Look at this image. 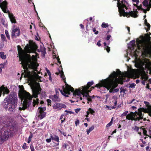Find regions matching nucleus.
Returning a JSON list of instances; mask_svg holds the SVG:
<instances>
[{
  "mask_svg": "<svg viewBox=\"0 0 151 151\" xmlns=\"http://www.w3.org/2000/svg\"><path fill=\"white\" fill-rule=\"evenodd\" d=\"M80 26H81V28H82V29H83V28H84V26L82 24H80Z\"/></svg>",
  "mask_w": 151,
  "mask_h": 151,
  "instance_id": "obj_59",
  "label": "nucleus"
},
{
  "mask_svg": "<svg viewBox=\"0 0 151 151\" xmlns=\"http://www.w3.org/2000/svg\"><path fill=\"white\" fill-rule=\"evenodd\" d=\"M112 124V122L111 121L106 126V127H108L111 126Z\"/></svg>",
  "mask_w": 151,
  "mask_h": 151,
  "instance_id": "obj_33",
  "label": "nucleus"
},
{
  "mask_svg": "<svg viewBox=\"0 0 151 151\" xmlns=\"http://www.w3.org/2000/svg\"><path fill=\"white\" fill-rule=\"evenodd\" d=\"M66 106V105L62 103L55 104L53 106V108L56 111H58L62 109L63 108H65Z\"/></svg>",
  "mask_w": 151,
  "mask_h": 151,
  "instance_id": "obj_11",
  "label": "nucleus"
},
{
  "mask_svg": "<svg viewBox=\"0 0 151 151\" xmlns=\"http://www.w3.org/2000/svg\"><path fill=\"white\" fill-rule=\"evenodd\" d=\"M26 147H27V146H26V144L25 143H24L22 146V148L25 149H26Z\"/></svg>",
  "mask_w": 151,
  "mask_h": 151,
  "instance_id": "obj_46",
  "label": "nucleus"
},
{
  "mask_svg": "<svg viewBox=\"0 0 151 151\" xmlns=\"http://www.w3.org/2000/svg\"><path fill=\"white\" fill-rule=\"evenodd\" d=\"M30 142H31V139H28V141L27 142V143H30Z\"/></svg>",
  "mask_w": 151,
  "mask_h": 151,
  "instance_id": "obj_64",
  "label": "nucleus"
},
{
  "mask_svg": "<svg viewBox=\"0 0 151 151\" xmlns=\"http://www.w3.org/2000/svg\"><path fill=\"white\" fill-rule=\"evenodd\" d=\"M131 108H132L133 109H136V107L135 106H132L131 107Z\"/></svg>",
  "mask_w": 151,
  "mask_h": 151,
  "instance_id": "obj_63",
  "label": "nucleus"
},
{
  "mask_svg": "<svg viewBox=\"0 0 151 151\" xmlns=\"http://www.w3.org/2000/svg\"><path fill=\"white\" fill-rule=\"evenodd\" d=\"M87 114L86 115V117H88V116L89 113L88 111L86 112Z\"/></svg>",
  "mask_w": 151,
  "mask_h": 151,
  "instance_id": "obj_53",
  "label": "nucleus"
},
{
  "mask_svg": "<svg viewBox=\"0 0 151 151\" xmlns=\"http://www.w3.org/2000/svg\"><path fill=\"white\" fill-rule=\"evenodd\" d=\"M57 60H58V63H60V64H61V63L60 61V59H59V58H58Z\"/></svg>",
  "mask_w": 151,
  "mask_h": 151,
  "instance_id": "obj_60",
  "label": "nucleus"
},
{
  "mask_svg": "<svg viewBox=\"0 0 151 151\" xmlns=\"http://www.w3.org/2000/svg\"><path fill=\"white\" fill-rule=\"evenodd\" d=\"M51 99H52L53 101H59V99L57 95H54L51 97Z\"/></svg>",
  "mask_w": 151,
  "mask_h": 151,
  "instance_id": "obj_18",
  "label": "nucleus"
},
{
  "mask_svg": "<svg viewBox=\"0 0 151 151\" xmlns=\"http://www.w3.org/2000/svg\"><path fill=\"white\" fill-rule=\"evenodd\" d=\"M64 116V114H63L61 115L60 117V119H63V118Z\"/></svg>",
  "mask_w": 151,
  "mask_h": 151,
  "instance_id": "obj_52",
  "label": "nucleus"
},
{
  "mask_svg": "<svg viewBox=\"0 0 151 151\" xmlns=\"http://www.w3.org/2000/svg\"><path fill=\"white\" fill-rule=\"evenodd\" d=\"M17 104V98L10 94L8 95L4 99V106L6 110L12 111Z\"/></svg>",
  "mask_w": 151,
  "mask_h": 151,
  "instance_id": "obj_7",
  "label": "nucleus"
},
{
  "mask_svg": "<svg viewBox=\"0 0 151 151\" xmlns=\"http://www.w3.org/2000/svg\"><path fill=\"white\" fill-rule=\"evenodd\" d=\"M0 57L2 59H5L6 58V55H4V52H0Z\"/></svg>",
  "mask_w": 151,
  "mask_h": 151,
  "instance_id": "obj_21",
  "label": "nucleus"
},
{
  "mask_svg": "<svg viewBox=\"0 0 151 151\" xmlns=\"http://www.w3.org/2000/svg\"><path fill=\"white\" fill-rule=\"evenodd\" d=\"M128 45L129 48L131 49L132 48H133L135 46V40H133L130 41Z\"/></svg>",
  "mask_w": 151,
  "mask_h": 151,
  "instance_id": "obj_17",
  "label": "nucleus"
},
{
  "mask_svg": "<svg viewBox=\"0 0 151 151\" xmlns=\"http://www.w3.org/2000/svg\"><path fill=\"white\" fill-rule=\"evenodd\" d=\"M104 46H105V49H106L107 51L109 52L110 51V47L108 46H106V43L105 42H104Z\"/></svg>",
  "mask_w": 151,
  "mask_h": 151,
  "instance_id": "obj_24",
  "label": "nucleus"
},
{
  "mask_svg": "<svg viewBox=\"0 0 151 151\" xmlns=\"http://www.w3.org/2000/svg\"><path fill=\"white\" fill-rule=\"evenodd\" d=\"M20 30L18 28H13L12 29L11 36L12 37H16L19 36Z\"/></svg>",
  "mask_w": 151,
  "mask_h": 151,
  "instance_id": "obj_13",
  "label": "nucleus"
},
{
  "mask_svg": "<svg viewBox=\"0 0 151 151\" xmlns=\"http://www.w3.org/2000/svg\"><path fill=\"white\" fill-rule=\"evenodd\" d=\"M41 52L42 55H43V56H45V54L46 53L45 49V48H43L42 50L41 51Z\"/></svg>",
  "mask_w": 151,
  "mask_h": 151,
  "instance_id": "obj_34",
  "label": "nucleus"
},
{
  "mask_svg": "<svg viewBox=\"0 0 151 151\" xmlns=\"http://www.w3.org/2000/svg\"><path fill=\"white\" fill-rule=\"evenodd\" d=\"M112 99H114V101H116L117 99V96H114L112 97Z\"/></svg>",
  "mask_w": 151,
  "mask_h": 151,
  "instance_id": "obj_43",
  "label": "nucleus"
},
{
  "mask_svg": "<svg viewBox=\"0 0 151 151\" xmlns=\"http://www.w3.org/2000/svg\"><path fill=\"white\" fill-rule=\"evenodd\" d=\"M111 37V36L110 35H108L106 37V40H109L110 39Z\"/></svg>",
  "mask_w": 151,
  "mask_h": 151,
  "instance_id": "obj_49",
  "label": "nucleus"
},
{
  "mask_svg": "<svg viewBox=\"0 0 151 151\" xmlns=\"http://www.w3.org/2000/svg\"><path fill=\"white\" fill-rule=\"evenodd\" d=\"M145 24L147 27L148 29L147 31H148L150 29V24L147 22L146 19H145Z\"/></svg>",
  "mask_w": 151,
  "mask_h": 151,
  "instance_id": "obj_25",
  "label": "nucleus"
},
{
  "mask_svg": "<svg viewBox=\"0 0 151 151\" xmlns=\"http://www.w3.org/2000/svg\"><path fill=\"white\" fill-rule=\"evenodd\" d=\"M134 86V83H132L130 85V87L131 88H133Z\"/></svg>",
  "mask_w": 151,
  "mask_h": 151,
  "instance_id": "obj_50",
  "label": "nucleus"
},
{
  "mask_svg": "<svg viewBox=\"0 0 151 151\" xmlns=\"http://www.w3.org/2000/svg\"><path fill=\"white\" fill-rule=\"evenodd\" d=\"M89 111L90 112V113L92 114H93L94 112V111H93V109H91V108H89L88 109Z\"/></svg>",
  "mask_w": 151,
  "mask_h": 151,
  "instance_id": "obj_35",
  "label": "nucleus"
},
{
  "mask_svg": "<svg viewBox=\"0 0 151 151\" xmlns=\"http://www.w3.org/2000/svg\"><path fill=\"white\" fill-rule=\"evenodd\" d=\"M4 64H0V68L2 69V68H3L4 67Z\"/></svg>",
  "mask_w": 151,
  "mask_h": 151,
  "instance_id": "obj_45",
  "label": "nucleus"
},
{
  "mask_svg": "<svg viewBox=\"0 0 151 151\" xmlns=\"http://www.w3.org/2000/svg\"><path fill=\"white\" fill-rule=\"evenodd\" d=\"M65 112H67L68 113H69L70 114H74V112L71 111H68L67 110H66L65 111Z\"/></svg>",
  "mask_w": 151,
  "mask_h": 151,
  "instance_id": "obj_36",
  "label": "nucleus"
},
{
  "mask_svg": "<svg viewBox=\"0 0 151 151\" xmlns=\"http://www.w3.org/2000/svg\"><path fill=\"white\" fill-rule=\"evenodd\" d=\"M82 95L83 96V97H86L87 98V100H88V101H91V96H90L88 95V96L87 97H86V96H83V95L82 94H81V96ZM88 103H89L88 102Z\"/></svg>",
  "mask_w": 151,
  "mask_h": 151,
  "instance_id": "obj_29",
  "label": "nucleus"
},
{
  "mask_svg": "<svg viewBox=\"0 0 151 151\" xmlns=\"http://www.w3.org/2000/svg\"><path fill=\"white\" fill-rule=\"evenodd\" d=\"M117 6L118 7L120 16H123L128 17L131 16L134 18L137 17L138 12L137 11H131L128 13L125 10V9H127V3L125 0H117Z\"/></svg>",
  "mask_w": 151,
  "mask_h": 151,
  "instance_id": "obj_5",
  "label": "nucleus"
},
{
  "mask_svg": "<svg viewBox=\"0 0 151 151\" xmlns=\"http://www.w3.org/2000/svg\"><path fill=\"white\" fill-rule=\"evenodd\" d=\"M137 103L138 101L137 100L134 99H133L131 101H129L128 103L129 104L132 103L134 104L135 105H136V104H137Z\"/></svg>",
  "mask_w": 151,
  "mask_h": 151,
  "instance_id": "obj_23",
  "label": "nucleus"
},
{
  "mask_svg": "<svg viewBox=\"0 0 151 151\" xmlns=\"http://www.w3.org/2000/svg\"><path fill=\"white\" fill-rule=\"evenodd\" d=\"M109 24L107 23L106 24L104 22H103L101 25V27L103 28H106L109 27Z\"/></svg>",
  "mask_w": 151,
  "mask_h": 151,
  "instance_id": "obj_27",
  "label": "nucleus"
},
{
  "mask_svg": "<svg viewBox=\"0 0 151 151\" xmlns=\"http://www.w3.org/2000/svg\"><path fill=\"white\" fill-rule=\"evenodd\" d=\"M52 139L51 138H50L49 139H46V141L47 143H50L51 142Z\"/></svg>",
  "mask_w": 151,
  "mask_h": 151,
  "instance_id": "obj_37",
  "label": "nucleus"
},
{
  "mask_svg": "<svg viewBox=\"0 0 151 151\" xmlns=\"http://www.w3.org/2000/svg\"><path fill=\"white\" fill-rule=\"evenodd\" d=\"M49 76V80H50V81H52V78H51V75H50V76Z\"/></svg>",
  "mask_w": 151,
  "mask_h": 151,
  "instance_id": "obj_57",
  "label": "nucleus"
},
{
  "mask_svg": "<svg viewBox=\"0 0 151 151\" xmlns=\"http://www.w3.org/2000/svg\"><path fill=\"white\" fill-rule=\"evenodd\" d=\"M136 44L137 49L134 51V55L135 57H137L139 51L142 53L143 52H145L148 47V42L146 39L142 36L140 39H136Z\"/></svg>",
  "mask_w": 151,
  "mask_h": 151,
  "instance_id": "obj_6",
  "label": "nucleus"
},
{
  "mask_svg": "<svg viewBox=\"0 0 151 151\" xmlns=\"http://www.w3.org/2000/svg\"><path fill=\"white\" fill-rule=\"evenodd\" d=\"M3 124H6V127H8L9 126H11V122H7V123L6 122H3Z\"/></svg>",
  "mask_w": 151,
  "mask_h": 151,
  "instance_id": "obj_30",
  "label": "nucleus"
},
{
  "mask_svg": "<svg viewBox=\"0 0 151 151\" xmlns=\"http://www.w3.org/2000/svg\"><path fill=\"white\" fill-rule=\"evenodd\" d=\"M4 96L5 94H8L9 92V90L7 87H4V85H2L0 87V97L1 96L2 93Z\"/></svg>",
  "mask_w": 151,
  "mask_h": 151,
  "instance_id": "obj_14",
  "label": "nucleus"
},
{
  "mask_svg": "<svg viewBox=\"0 0 151 151\" xmlns=\"http://www.w3.org/2000/svg\"><path fill=\"white\" fill-rule=\"evenodd\" d=\"M46 110V108L45 107H39L37 110V112H39L40 114L38 115L39 118L41 119L44 117L45 116L46 114L44 111Z\"/></svg>",
  "mask_w": 151,
  "mask_h": 151,
  "instance_id": "obj_10",
  "label": "nucleus"
},
{
  "mask_svg": "<svg viewBox=\"0 0 151 151\" xmlns=\"http://www.w3.org/2000/svg\"><path fill=\"white\" fill-rule=\"evenodd\" d=\"M94 129V127L93 126H91V127H90L88 129H87L86 132H87V134H88L89 133L93 130Z\"/></svg>",
  "mask_w": 151,
  "mask_h": 151,
  "instance_id": "obj_26",
  "label": "nucleus"
},
{
  "mask_svg": "<svg viewBox=\"0 0 151 151\" xmlns=\"http://www.w3.org/2000/svg\"><path fill=\"white\" fill-rule=\"evenodd\" d=\"M50 137L53 140H54L57 142H59V138L58 136L54 135V136H53L52 134H51Z\"/></svg>",
  "mask_w": 151,
  "mask_h": 151,
  "instance_id": "obj_19",
  "label": "nucleus"
},
{
  "mask_svg": "<svg viewBox=\"0 0 151 151\" xmlns=\"http://www.w3.org/2000/svg\"><path fill=\"white\" fill-rule=\"evenodd\" d=\"M141 78L142 79H144L145 80H147L148 79V76L146 75L145 74H142L141 76Z\"/></svg>",
  "mask_w": 151,
  "mask_h": 151,
  "instance_id": "obj_22",
  "label": "nucleus"
},
{
  "mask_svg": "<svg viewBox=\"0 0 151 151\" xmlns=\"http://www.w3.org/2000/svg\"><path fill=\"white\" fill-rule=\"evenodd\" d=\"M60 76L62 78V79L63 80H65V78L64 75V73L62 70L60 71V70L59 71Z\"/></svg>",
  "mask_w": 151,
  "mask_h": 151,
  "instance_id": "obj_20",
  "label": "nucleus"
},
{
  "mask_svg": "<svg viewBox=\"0 0 151 151\" xmlns=\"http://www.w3.org/2000/svg\"><path fill=\"white\" fill-rule=\"evenodd\" d=\"M79 124V120H77L75 122V124L76 126H77Z\"/></svg>",
  "mask_w": 151,
  "mask_h": 151,
  "instance_id": "obj_41",
  "label": "nucleus"
},
{
  "mask_svg": "<svg viewBox=\"0 0 151 151\" xmlns=\"http://www.w3.org/2000/svg\"><path fill=\"white\" fill-rule=\"evenodd\" d=\"M127 29L129 33L130 32V28L128 27H127Z\"/></svg>",
  "mask_w": 151,
  "mask_h": 151,
  "instance_id": "obj_58",
  "label": "nucleus"
},
{
  "mask_svg": "<svg viewBox=\"0 0 151 151\" xmlns=\"http://www.w3.org/2000/svg\"><path fill=\"white\" fill-rule=\"evenodd\" d=\"M125 92V90L124 89H121L120 93H123L124 94Z\"/></svg>",
  "mask_w": 151,
  "mask_h": 151,
  "instance_id": "obj_40",
  "label": "nucleus"
},
{
  "mask_svg": "<svg viewBox=\"0 0 151 151\" xmlns=\"http://www.w3.org/2000/svg\"><path fill=\"white\" fill-rule=\"evenodd\" d=\"M93 81L88 83L86 86L81 87L78 89H76L75 91L73 87L67 84L65 87L63 89V90H60L61 94L65 96H68V95H69L70 93H73V98L76 99L75 101L78 102L79 100H81L82 98L81 97V94L86 97L88 96V92H90L88 89L93 84Z\"/></svg>",
  "mask_w": 151,
  "mask_h": 151,
  "instance_id": "obj_3",
  "label": "nucleus"
},
{
  "mask_svg": "<svg viewBox=\"0 0 151 151\" xmlns=\"http://www.w3.org/2000/svg\"><path fill=\"white\" fill-rule=\"evenodd\" d=\"M5 33L6 35L7 38L9 39V40L10 39V35H9V33L8 32V31L7 30H5Z\"/></svg>",
  "mask_w": 151,
  "mask_h": 151,
  "instance_id": "obj_28",
  "label": "nucleus"
},
{
  "mask_svg": "<svg viewBox=\"0 0 151 151\" xmlns=\"http://www.w3.org/2000/svg\"><path fill=\"white\" fill-rule=\"evenodd\" d=\"M134 3V5L137 6V8L139 10H142L144 12L146 13L147 11H148L151 8V0H143L142 3L143 5L137 6V4L139 3V0H132Z\"/></svg>",
  "mask_w": 151,
  "mask_h": 151,
  "instance_id": "obj_8",
  "label": "nucleus"
},
{
  "mask_svg": "<svg viewBox=\"0 0 151 151\" xmlns=\"http://www.w3.org/2000/svg\"><path fill=\"white\" fill-rule=\"evenodd\" d=\"M55 91H56V95H58V94L59 92H58V90L57 89H55Z\"/></svg>",
  "mask_w": 151,
  "mask_h": 151,
  "instance_id": "obj_54",
  "label": "nucleus"
},
{
  "mask_svg": "<svg viewBox=\"0 0 151 151\" xmlns=\"http://www.w3.org/2000/svg\"><path fill=\"white\" fill-rule=\"evenodd\" d=\"M46 70L48 75L50 76V75H51V74L50 71L46 68Z\"/></svg>",
  "mask_w": 151,
  "mask_h": 151,
  "instance_id": "obj_39",
  "label": "nucleus"
},
{
  "mask_svg": "<svg viewBox=\"0 0 151 151\" xmlns=\"http://www.w3.org/2000/svg\"><path fill=\"white\" fill-rule=\"evenodd\" d=\"M135 73L133 70L122 73L119 70H117L116 71H113L107 78L100 81L95 87L100 89L106 88L108 90H109L110 93L116 92L119 91L118 88L115 89L118 84L129 81V78L133 76Z\"/></svg>",
  "mask_w": 151,
  "mask_h": 151,
  "instance_id": "obj_2",
  "label": "nucleus"
},
{
  "mask_svg": "<svg viewBox=\"0 0 151 151\" xmlns=\"http://www.w3.org/2000/svg\"><path fill=\"white\" fill-rule=\"evenodd\" d=\"M4 119L3 117L0 116V123H1L2 120Z\"/></svg>",
  "mask_w": 151,
  "mask_h": 151,
  "instance_id": "obj_51",
  "label": "nucleus"
},
{
  "mask_svg": "<svg viewBox=\"0 0 151 151\" xmlns=\"http://www.w3.org/2000/svg\"><path fill=\"white\" fill-rule=\"evenodd\" d=\"M60 132L62 134H63L64 136H66V134H65V133H64V132L61 131H60Z\"/></svg>",
  "mask_w": 151,
  "mask_h": 151,
  "instance_id": "obj_56",
  "label": "nucleus"
},
{
  "mask_svg": "<svg viewBox=\"0 0 151 151\" xmlns=\"http://www.w3.org/2000/svg\"><path fill=\"white\" fill-rule=\"evenodd\" d=\"M8 16L12 23H16L15 17L13 14L9 13L8 14Z\"/></svg>",
  "mask_w": 151,
  "mask_h": 151,
  "instance_id": "obj_16",
  "label": "nucleus"
},
{
  "mask_svg": "<svg viewBox=\"0 0 151 151\" xmlns=\"http://www.w3.org/2000/svg\"><path fill=\"white\" fill-rule=\"evenodd\" d=\"M7 3L5 1L2 2V0H0V6L1 8L2 9L4 13H7L8 10H7Z\"/></svg>",
  "mask_w": 151,
  "mask_h": 151,
  "instance_id": "obj_12",
  "label": "nucleus"
},
{
  "mask_svg": "<svg viewBox=\"0 0 151 151\" xmlns=\"http://www.w3.org/2000/svg\"><path fill=\"white\" fill-rule=\"evenodd\" d=\"M65 118H64L63 120H61V123H63V122H64L65 121Z\"/></svg>",
  "mask_w": 151,
  "mask_h": 151,
  "instance_id": "obj_62",
  "label": "nucleus"
},
{
  "mask_svg": "<svg viewBox=\"0 0 151 151\" xmlns=\"http://www.w3.org/2000/svg\"><path fill=\"white\" fill-rule=\"evenodd\" d=\"M20 48L21 50L18 52L20 64L22 65L24 69L27 70L26 72L24 70L25 74L24 76V77H27L30 81L29 84L32 92V96L29 93L25 91L19 93V96L21 101L23 100V104L19 108V109L21 110H24L29 106L32 98H36L33 99V104L34 106L39 103V99L37 98L41 89L39 83L37 82L39 78L37 73V71L36 69L38 65L36 62L37 55L35 52L37 48L36 45L35 43H30L25 47L26 52L27 53L33 52L35 54V55H32L31 57L29 55L24 53L22 48Z\"/></svg>",
  "mask_w": 151,
  "mask_h": 151,
  "instance_id": "obj_1",
  "label": "nucleus"
},
{
  "mask_svg": "<svg viewBox=\"0 0 151 151\" xmlns=\"http://www.w3.org/2000/svg\"><path fill=\"white\" fill-rule=\"evenodd\" d=\"M80 108H77L75 109V111L76 113H78L80 110Z\"/></svg>",
  "mask_w": 151,
  "mask_h": 151,
  "instance_id": "obj_38",
  "label": "nucleus"
},
{
  "mask_svg": "<svg viewBox=\"0 0 151 151\" xmlns=\"http://www.w3.org/2000/svg\"><path fill=\"white\" fill-rule=\"evenodd\" d=\"M47 101L48 103H51V100L50 99H47Z\"/></svg>",
  "mask_w": 151,
  "mask_h": 151,
  "instance_id": "obj_55",
  "label": "nucleus"
},
{
  "mask_svg": "<svg viewBox=\"0 0 151 151\" xmlns=\"http://www.w3.org/2000/svg\"><path fill=\"white\" fill-rule=\"evenodd\" d=\"M101 41L99 40L97 42V45L98 46H100L101 45V44L100 43Z\"/></svg>",
  "mask_w": 151,
  "mask_h": 151,
  "instance_id": "obj_44",
  "label": "nucleus"
},
{
  "mask_svg": "<svg viewBox=\"0 0 151 151\" xmlns=\"http://www.w3.org/2000/svg\"><path fill=\"white\" fill-rule=\"evenodd\" d=\"M145 63L144 60H139L135 63V65L138 68L142 69L144 68L143 66L145 65Z\"/></svg>",
  "mask_w": 151,
  "mask_h": 151,
  "instance_id": "obj_15",
  "label": "nucleus"
},
{
  "mask_svg": "<svg viewBox=\"0 0 151 151\" xmlns=\"http://www.w3.org/2000/svg\"><path fill=\"white\" fill-rule=\"evenodd\" d=\"M30 148L31 151H35L34 148L32 145L30 146Z\"/></svg>",
  "mask_w": 151,
  "mask_h": 151,
  "instance_id": "obj_42",
  "label": "nucleus"
},
{
  "mask_svg": "<svg viewBox=\"0 0 151 151\" xmlns=\"http://www.w3.org/2000/svg\"><path fill=\"white\" fill-rule=\"evenodd\" d=\"M1 37L2 40L4 41H6V39L4 35L1 34Z\"/></svg>",
  "mask_w": 151,
  "mask_h": 151,
  "instance_id": "obj_31",
  "label": "nucleus"
},
{
  "mask_svg": "<svg viewBox=\"0 0 151 151\" xmlns=\"http://www.w3.org/2000/svg\"><path fill=\"white\" fill-rule=\"evenodd\" d=\"M112 102L114 103V106H115L116 105L117 103V101L116 100L113 101Z\"/></svg>",
  "mask_w": 151,
  "mask_h": 151,
  "instance_id": "obj_47",
  "label": "nucleus"
},
{
  "mask_svg": "<svg viewBox=\"0 0 151 151\" xmlns=\"http://www.w3.org/2000/svg\"><path fill=\"white\" fill-rule=\"evenodd\" d=\"M128 112V111L124 112L121 115V116H126L127 119L129 120H139L143 119L144 113H148L151 116V106H148L146 109L140 108L138 109V111H135V112H131L130 114H127Z\"/></svg>",
  "mask_w": 151,
  "mask_h": 151,
  "instance_id": "obj_4",
  "label": "nucleus"
},
{
  "mask_svg": "<svg viewBox=\"0 0 151 151\" xmlns=\"http://www.w3.org/2000/svg\"><path fill=\"white\" fill-rule=\"evenodd\" d=\"M93 31L94 32V33L96 35L98 34L99 33V31L97 30H96V29L95 28H94L92 29Z\"/></svg>",
  "mask_w": 151,
  "mask_h": 151,
  "instance_id": "obj_32",
  "label": "nucleus"
},
{
  "mask_svg": "<svg viewBox=\"0 0 151 151\" xmlns=\"http://www.w3.org/2000/svg\"><path fill=\"white\" fill-rule=\"evenodd\" d=\"M67 146H68V145H67L66 144H63V147H64L65 149H66Z\"/></svg>",
  "mask_w": 151,
  "mask_h": 151,
  "instance_id": "obj_48",
  "label": "nucleus"
},
{
  "mask_svg": "<svg viewBox=\"0 0 151 151\" xmlns=\"http://www.w3.org/2000/svg\"><path fill=\"white\" fill-rule=\"evenodd\" d=\"M1 132L0 131V144L4 140H6L9 136L12 135L10 130L7 129V128L4 126L3 127Z\"/></svg>",
  "mask_w": 151,
  "mask_h": 151,
  "instance_id": "obj_9",
  "label": "nucleus"
},
{
  "mask_svg": "<svg viewBox=\"0 0 151 151\" xmlns=\"http://www.w3.org/2000/svg\"><path fill=\"white\" fill-rule=\"evenodd\" d=\"M143 133L144 134H145V135H146V133H147V131L145 130H143Z\"/></svg>",
  "mask_w": 151,
  "mask_h": 151,
  "instance_id": "obj_61",
  "label": "nucleus"
}]
</instances>
